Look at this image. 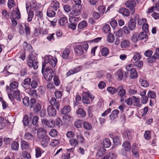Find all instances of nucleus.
<instances>
[{
  "label": "nucleus",
  "mask_w": 159,
  "mask_h": 159,
  "mask_svg": "<svg viewBox=\"0 0 159 159\" xmlns=\"http://www.w3.org/2000/svg\"><path fill=\"white\" fill-rule=\"evenodd\" d=\"M123 149L122 150V154L124 156H126L127 155V152L130 150L131 146L129 142L128 141H125L122 144Z\"/></svg>",
  "instance_id": "10"
},
{
  "label": "nucleus",
  "mask_w": 159,
  "mask_h": 159,
  "mask_svg": "<svg viewBox=\"0 0 159 159\" xmlns=\"http://www.w3.org/2000/svg\"><path fill=\"white\" fill-rule=\"evenodd\" d=\"M29 144L27 142L22 140L21 142V148L23 150H25L27 149L29 147Z\"/></svg>",
  "instance_id": "36"
},
{
  "label": "nucleus",
  "mask_w": 159,
  "mask_h": 159,
  "mask_svg": "<svg viewBox=\"0 0 159 159\" xmlns=\"http://www.w3.org/2000/svg\"><path fill=\"white\" fill-rule=\"evenodd\" d=\"M109 159H116V155L112 152H109L108 154Z\"/></svg>",
  "instance_id": "64"
},
{
  "label": "nucleus",
  "mask_w": 159,
  "mask_h": 159,
  "mask_svg": "<svg viewBox=\"0 0 159 159\" xmlns=\"http://www.w3.org/2000/svg\"><path fill=\"white\" fill-rule=\"evenodd\" d=\"M47 110L48 114L49 116H54L56 115V110L52 106H48L47 107Z\"/></svg>",
  "instance_id": "13"
},
{
  "label": "nucleus",
  "mask_w": 159,
  "mask_h": 159,
  "mask_svg": "<svg viewBox=\"0 0 159 159\" xmlns=\"http://www.w3.org/2000/svg\"><path fill=\"white\" fill-rule=\"evenodd\" d=\"M41 108L40 105L39 103H37L34 108V110L35 112L38 113L40 111Z\"/></svg>",
  "instance_id": "60"
},
{
  "label": "nucleus",
  "mask_w": 159,
  "mask_h": 159,
  "mask_svg": "<svg viewBox=\"0 0 159 159\" xmlns=\"http://www.w3.org/2000/svg\"><path fill=\"white\" fill-rule=\"evenodd\" d=\"M42 123L43 125H46L48 127L50 128H53L55 125V121L51 120H48L47 119H44L42 120Z\"/></svg>",
  "instance_id": "11"
},
{
  "label": "nucleus",
  "mask_w": 159,
  "mask_h": 159,
  "mask_svg": "<svg viewBox=\"0 0 159 159\" xmlns=\"http://www.w3.org/2000/svg\"><path fill=\"white\" fill-rule=\"evenodd\" d=\"M110 24L113 29H115L117 27V23L115 20L112 19L110 22Z\"/></svg>",
  "instance_id": "57"
},
{
  "label": "nucleus",
  "mask_w": 159,
  "mask_h": 159,
  "mask_svg": "<svg viewBox=\"0 0 159 159\" xmlns=\"http://www.w3.org/2000/svg\"><path fill=\"white\" fill-rule=\"evenodd\" d=\"M59 141L58 139H52L50 142V144L51 146L55 147L59 144Z\"/></svg>",
  "instance_id": "49"
},
{
  "label": "nucleus",
  "mask_w": 159,
  "mask_h": 159,
  "mask_svg": "<svg viewBox=\"0 0 159 159\" xmlns=\"http://www.w3.org/2000/svg\"><path fill=\"white\" fill-rule=\"evenodd\" d=\"M129 27L131 30H134L136 27V22L133 18L131 19L129 22Z\"/></svg>",
  "instance_id": "29"
},
{
  "label": "nucleus",
  "mask_w": 159,
  "mask_h": 159,
  "mask_svg": "<svg viewBox=\"0 0 159 159\" xmlns=\"http://www.w3.org/2000/svg\"><path fill=\"white\" fill-rule=\"evenodd\" d=\"M18 143L16 141H14L12 143L11 148L12 149L14 150H17L19 148Z\"/></svg>",
  "instance_id": "44"
},
{
  "label": "nucleus",
  "mask_w": 159,
  "mask_h": 159,
  "mask_svg": "<svg viewBox=\"0 0 159 159\" xmlns=\"http://www.w3.org/2000/svg\"><path fill=\"white\" fill-rule=\"evenodd\" d=\"M27 11L28 10L33 9L35 11L38 10V7L36 5V2L35 0H33L31 2H27L25 4Z\"/></svg>",
  "instance_id": "8"
},
{
  "label": "nucleus",
  "mask_w": 159,
  "mask_h": 159,
  "mask_svg": "<svg viewBox=\"0 0 159 159\" xmlns=\"http://www.w3.org/2000/svg\"><path fill=\"white\" fill-rule=\"evenodd\" d=\"M77 114L80 115V116L84 117L85 116L86 114L85 111L81 108H79L76 111Z\"/></svg>",
  "instance_id": "32"
},
{
  "label": "nucleus",
  "mask_w": 159,
  "mask_h": 159,
  "mask_svg": "<svg viewBox=\"0 0 159 159\" xmlns=\"http://www.w3.org/2000/svg\"><path fill=\"white\" fill-rule=\"evenodd\" d=\"M94 97L89 92H85L83 94L82 101L85 104H89L94 100Z\"/></svg>",
  "instance_id": "5"
},
{
  "label": "nucleus",
  "mask_w": 159,
  "mask_h": 159,
  "mask_svg": "<svg viewBox=\"0 0 159 159\" xmlns=\"http://www.w3.org/2000/svg\"><path fill=\"white\" fill-rule=\"evenodd\" d=\"M25 91L29 95L31 96L34 97H36L37 95L36 91V90L32 89L30 88L29 89L25 90Z\"/></svg>",
  "instance_id": "26"
},
{
  "label": "nucleus",
  "mask_w": 159,
  "mask_h": 159,
  "mask_svg": "<svg viewBox=\"0 0 159 159\" xmlns=\"http://www.w3.org/2000/svg\"><path fill=\"white\" fill-rule=\"evenodd\" d=\"M50 103L51 106H55L57 109H58L59 106V103L58 101L54 97H52L50 101Z\"/></svg>",
  "instance_id": "25"
},
{
  "label": "nucleus",
  "mask_w": 159,
  "mask_h": 159,
  "mask_svg": "<svg viewBox=\"0 0 159 159\" xmlns=\"http://www.w3.org/2000/svg\"><path fill=\"white\" fill-rule=\"evenodd\" d=\"M23 122L25 126H27L28 125L29 123L28 117L27 116L25 115L23 120Z\"/></svg>",
  "instance_id": "53"
},
{
  "label": "nucleus",
  "mask_w": 159,
  "mask_h": 159,
  "mask_svg": "<svg viewBox=\"0 0 159 159\" xmlns=\"http://www.w3.org/2000/svg\"><path fill=\"white\" fill-rule=\"evenodd\" d=\"M59 23L61 26L65 25L67 23V19L66 16L61 17L59 20Z\"/></svg>",
  "instance_id": "33"
},
{
  "label": "nucleus",
  "mask_w": 159,
  "mask_h": 159,
  "mask_svg": "<svg viewBox=\"0 0 159 159\" xmlns=\"http://www.w3.org/2000/svg\"><path fill=\"white\" fill-rule=\"evenodd\" d=\"M157 57L155 56L154 54L152 57H149L148 58V61L149 63H152L155 61L156 59H157Z\"/></svg>",
  "instance_id": "55"
},
{
  "label": "nucleus",
  "mask_w": 159,
  "mask_h": 159,
  "mask_svg": "<svg viewBox=\"0 0 159 159\" xmlns=\"http://www.w3.org/2000/svg\"><path fill=\"white\" fill-rule=\"evenodd\" d=\"M84 128L87 130H89L92 129V126L91 124L85 121L84 123Z\"/></svg>",
  "instance_id": "45"
},
{
  "label": "nucleus",
  "mask_w": 159,
  "mask_h": 159,
  "mask_svg": "<svg viewBox=\"0 0 159 159\" xmlns=\"http://www.w3.org/2000/svg\"><path fill=\"white\" fill-rule=\"evenodd\" d=\"M132 105L137 107H141L142 104L139 99L134 96H132Z\"/></svg>",
  "instance_id": "16"
},
{
  "label": "nucleus",
  "mask_w": 159,
  "mask_h": 159,
  "mask_svg": "<svg viewBox=\"0 0 159 159\" xmlns=\"http://www.w3.org/2000/svg\"><path fill=\"white\" fill-rule=\"evenodd\" d=\"M22 156L23 157L28 159L30 158L31 157L30 154L26 151H23L22 152Z\"/></svg>",
  "instance_id": "63"
},
{
  "label": "nucleus",
  "mask_w": 159,
  "mask_h": 159,
  "mask_svg": "<svg viewBox=\"0 0 159 159\" xmlns=\"http://www.w3.org/2000/svg\"><path fill=\"white\" fill-rule=\"evenodd\" d=\"M47 16L49 17H53L55 16L56 15V13L51 9L49 8L47 10Z\"/></svg>",
  "instance_id": "37"
},
{
  "label": "nucleus",
  "mask_w": 159,
  "mask_h": 159,
  "mask_svg": "<svg viewBox=\"0 0 159 159\" xmlns=\"http://www.w3.org/2000/svg\"><path fill=\"white\" fill-rule=\"evenodd\" d=\"M87 25V23L85 21H82L80 22L78 25V27L80 29H82L86 27Z\"/></svg>",
  "instance_id": "48"
},
{
  "label": "nucleus",
  "mask_w": 159,
  "mask_h": 159,
  "mask_svg": "<svg viewBox=\"0 0 159 159\" xmlns=\"http://www.w3.org/2000/svg\"><path fill=\"white\" fill-rule=\"evenodd\" d=\"M148 97L150 98H156V93L152 91H149L148 93Z\"/></svg>",
  "instance_id": "54"
},
{
  "label": "nucleus",
  "mask_w": 159,
  "mask_h": 159,
  "mask_svg": "<svg viewBox=\"0 0 159 159\" xmlns=\"http://www.w3.org/2000/svg\"><path fill=\"white\" fill-rule=\"evenodd\" d=\"M37 134L38 138L40 139L46 135V131L43 128H39L37 130Z\"/></svg>",
  "instance_id": "15"
},
{
  "label": "nucleus",
  "mask_w": 159,
  "mask_h": 159,
  "mask_svg": "<svg viewBox=\"0 0 159 159\" xmlns=\"http://www.w3.org/2000/svg\"><path fill=\"white\" fill-rule=\"evenodd\" d=\"M36 54L34 52L30 53L27 60V64L30 67L36 69L38 67Z\"/></svg>",
  "instance_id": "1"
},
{
  "label": "nucleus",
  "mask_w": 159,
  "mask_h": 159,
  "mask_svg": "<svg viewBox=\"0 0 159 159\" xmlns=\"http://www.w3.org/2000/svg\"><path fill=\"white\" fill-rule=\"evenodd\" d=\"M119 12L125 16H128L130 15V12L128 10L124 7L120 8Z\"/></svg>",
  "instance_id": "21"
},
{
  "label": "nucleus",
  "mask_w": 159,
  "mask_h": 159,
  "mask_svg": "<svg viewBox=\"0 0 159 159\" xmlns=\"http://www.w3.org/2000/svg\"><path fill=\"white\" fill-rule=\"evenodd\" d=\"M139 82L141 86L143 87H147L149 85V84L145 80L140 79L139 80Z\"/></svg>",
  "instance_id": "41"
},
{
  "label": "nucleus",
  "mask_w": 159,
  "mask_h": 159,
  "mask_svg": "<svg viewBox=\"0 0 159 159\" xmlns=\"http://www.w3.org/2000/svg\"><path fill=\"white\" fill-rule=\"evenodd\" d=\"M114 35L111 33H109L107 36V41L110 43H113L114 40Z\"/></svg>",
  "instance_id": "34"
},
{
  "label": "nucleus",
  "mask_w": 159,
  "mask_h": 159,
  "mask_svg": "<svg viewBox=\"0 0 159 159\" xmlns=\"http://www.w3.org/2000/svg\"><path fill=\"white\" fill-rule=\"evenodd\" d=\"M117 90L118 95L121 98L120 102L124 104L125 102L124 100L125 99L126 97V91L122 85L119 86Z\"/></svg>",
  "instance_id": "6"
},
{
  "label": "nucleus",
  "mask_w": 159,
  "mask_h": 159,
  "mask_svg": "<svg viewBox=\"0 0 159 159\" xmlns=\"http://www.w3.org/2000/svg\"><path fill=\"white\" fill-rule=\"evenodd\" d=\"M39 140L41 141V145L43 147H46L48 145L49 141V137L47 136L39 139Z\"/></svg>",
  "instance_id": "17"
},
{
  "label": "nucleus",
  "mask_w": 159,
  "mask_h": 159,
  "mask_svg": "<svg viewBox=\"0 0 159 159\" xmlns=\"http://www.w3.org/2000/svg\"><path fill=\"white\" fill-rule=\"evenodd\" d=\"M125 4L126 7L129 8L131 14L134 13L135 11L134 7L136 6V3L134 0H129L126 1Z\"/></svg>",
  "instance_id": "9"
},
{
  "label": "nucleus",
  "mask_w": 159,
  "mask_h": 159,
  "mask_svg": "<svg viewBox=\"0 0 159 159\" xmlns=\"http://www.w3.org/2000/svg\"><path fill=\"white\" fill-rule=\"evenodd\" d=\"M138 34L136 32H134L132 34L131 39L134 43L137 42L138 41Z\"/></svg>",
  "instance_id": "50"
},
{
  "label": "nucleus",
  "mask_w": 159,
  "mask_h": 159,
  "mask_svg": "<svg viewBox=\"0 0 159 159\" xmlns=\"http://www.w3.org/2000/svg\"><path fill=\"white\" fill-rule=\"evenodd\" d=\"M81 68L82 67L81 66H79L75 67L72 70H69L67 73L66 75L68 76L79 72Z\"/></svg>",
  "instance_id": "18"
},
{
  "label": "nucleus",
  "mask_w": 159,
  "mask_h": 159,
  "mask_svg": "<svg viewBox=\"0 0 159 159\" xmlns=\"http://www.w3.org/2000/svg\"><path fill=\"white\" fill-rule=\"evenodd\" d=\"M134 56L133 57V60L135 61H138L140 60L141 57V55L139 52H133Z\"/></svg>",
  "instance_id": "31"
},
{
  "label": "nucleus",
  "mask_w": 159,
  "mask_h": 159,
  "mask_svg": "<svg viewBox=\"0 0 159 159\" xmlns=\"http://www.w3.org/2000/svg\"><path fill=\"white\" fill-rule=\"evenodd\" d=\"M104 146L105 148H109L111 145V142L108 139H105L103 141Z\"/></svg>",
  "instance_id": "39"
},
{
  "label": "nucleus",
  "mask_w": 159,
  "mask_h": 159,
  "mask_svg": "<svg viewBox=\"0 0 159 159\" xmlns=\"http://www.w3.org/2000/svg\"><path fill=\"white\" fill-rule=\"evenodd\" d=\"M70 144L72 146L75 147L78 144V142L75 139H72L69 140Z\"/></svg>",
  "instance_id": "46"
},
{
  "label": "nucleus",
  "mask_w": 159,
  "mask_h": 159,
  "mask_svg": "<svg viewBox=\"0 0 159 159\" xmlns=\"http://www.w3.org/2000/svg\"><path fill=\"white\" fill-rule=\"evenodd\" d=\"M12 17L15 18L19 19L20 17V14L18 8L12 10Z\"/></svg>",
  "instance_id": "20"
},
{
  "label": "nucleus",
  "mask_w": 159,
  "mask_h": 159,
  "mask_svg": "<svg viewBox=\"0 0 159 159\" xmlns=\"http://www.w3.org/2000/svg\"><path fill=\"white\" fill-rule=\"evenodd\" d=\"M70 23L77 24V22L79 20L78 17L75 16H70L69 18Z\"/></svg>",
  "instance_id": "42"
},
{
  "label": "nucleus",
  "mask_w": 159,
  "mask_h": 159,
  "mask_svg": "<svg viewBox=\"0 0 159 159\" xmlns=\"http://www.w3.org/2000/svg\"><path fill=\"white\" fill-rule=\"evenodd\" d=\"M119 113V111L118 110H113L109 116L110 120H114L117 117Z\"/></svg>",
  "instance_id": "19"
},
{
  "label": "nucleus",
  "mask_w": 159,
  "mask_h": 159,
  "mask_svg": "<svg viewBox=\"0 0 159 159\" xmlns=\"http://www.w3.org/2000/svg\"><path fill=\"white\" fill-rule=\"evenodd\" d=\"M102 30L105 33H108L110 32V27L109 25H104L102 27Z\"/></svg>",
  "instance_id": "43"
},
{
  "label": "nucleus",
  "mask_w": 159,
  "mask_h": 159,
  "mask_svg": "<svg viewBox=\"0 0 159 159\" xmlns=\"http://www.w3.org/2000/svg\"><path fill=\"white\" fill-rule=\"evenodd\" d=\"M130 78L132 79H135L138 76V74L136 70L134 69H132L130 72Z\"/></svg>",
  "instance_id": "30"
},
{
  "label": "nucleus",
  "mask_w": 159,
  "mask_h": 159,
  "mask_svg": "<svg viewBox=\"0 0 159 159\" xmlns=\"http://www.w3.org/2000/svg\"><path fill=\"white\" fill-rule=\"evenodd\" d=\"M133 133L132 130L125 129L122 131L123 137L125 139H131L133 136Z\"/></svg>",
  "instance_id": "7"
},
{
  "label": "nucleus",
  "mask_w": 159,
  "mask_h": 159,
  "mask_svg": "<svg viewBox=\"0 0 159 159\" xmlns=\"http://www.w3.org/2000/svg\"><path fill=\"white\" fill-rule=\"evenodd\" d=\"M53 80L54 84L56 86H58L60 84V81L58 76L57 75L54 76Z\"/></svg>",
  "instance_id": "62"
},
{
  "label": "nucleus",
  "mask_w": 159,
  "mask_h": 159,
  "mask_svg": "<svg viewBox=\"0 0 159 159\" xmlns=\"http://www.w3.org/2000/svg\"><path fill=\"white\" fill-rule=\"evenodd\" d=\"M23 103L26 106L30 105V101L29 98L27 97H25L23 99Z\"/></svg>",
  "instance_id": "59"
},
{
  "label": "nucleus",
  "mask_w": 159,
  "mask_h": 159,
  "mask_svg": "<svg viewBox=\"0 0 159 159\" xmlns=\"http://www.w3.org/2000/svg\"><path fill=\"white\" fill-rule=\"evenodd\" d=\"M70 54V50L69 48H66L62 52V57L64 59L67 58Z\"/></svg>",
  "instance_id": "28"
},
{
  "label": "nucleus",
  "mask_w": 159,
  "mask_h": 159,
  "mask_svg": "<svg viewBox=\"0 0 159 159\" xmlns=\"http://www.w3.org/2000/svg\"><path fill=\"white\" fill-rule=\"evenodd\" d=\"M42 154L41 149L38 147L35 148V156L37 158L40 157Z\"/></svg>",
  "instance_id": "51"
},
{
  "label": "nucleus",
  "mask_w": 159,
  "mask_h": 159,
  "mask_svg": "<svg viewBox=\"0 0 159 159\" xmlns=\"http://www.w3.org/2000/svg\"><path fill=\"white\" fill-rule=\"evenodd\" d=\"M107 90L112 94H115L118 91L117 89L111 87H108Z\"/></svg>",
  "instance_id": "38"
},
{
  "label": "nucleus",
  "mask_w": 159,
  "mask_h": 159,
  "mask_svg": "<svg viewBox=\"0 0 159 159\" xmlns=\"http://www.w3.org/2000/svg\"><path fill=\"white\" fill-rule=\"evenodd\" d=\"M50 6L52 9L56 11L60 7V3L57 1L53 0L52 1Z\"/></svg>",
  "instance_id": "23"
},
{
  "label": "nucleus",
  "mask_w": 159,
  "mask_h": 159,
  "mask_svg": "<svg viewBox=\"0 0 159 159\" xmlns=\"http://www.w3.org/2000/svg\"><path fill=\"white\" fill-rule=\"evenodd\" d=\"M57 59L55 57L49 55H46L44 57V62L43 63H45L48 66L55 67L57 65Z\"/></svg>",
  "instance_id": "4"
},
{
  "label": "nucleus",
  "mask_w": 159,
  "mask_h": 159,
  "mask_svg": "<svg viewBox=\"0 0 159 159\" xmlns=\"http://www.w3.org/2000/svg\"><path fill=\"white\" fill-rule=\"evenodd\" d=\"M89 48L87 41H85L81 43V45H76L75 48L74 50L76 55L79 56L82 55L84 51L86 52Z\"/></svg>",
  "instance_id": "2"
},
{
  "label": "nucleus",
  "mask_w": 159,
  "mask_h": 159,
  "mask_svg": "<svg viewBox=\"0 0 159 159\" xmlns=\"http://www.w3.org/2000/svg\"><path fill=\"white\" fill-rule=\"evenodd\" d=\"M46 66L45 63H42V72L46 80H50L53 76V71L50 67L45 68Z\"/></svg>",
  "instance_id": "3"
},
{
  "label": "nucleus",
  "mask_w": 159,
  "mask_h": 159,
  "mask_svg": "<svg viewBox=\"0 0 159 159\" xmlns=\"http://www.w3.org/2000/svg\"><path fill=\"white\" fill-rule=\"evenodd\" d=\"M130 42L127 40L122 41L120 44L121 47L122 48H126L129 46Z\"/></svg>",
  "instance_id": "35"
},
{
  "label": "nucleus",
  "mask_w": 159,
  "mask_h": 159,
  "mask_svg": "<svg viewBox=\"0 0 159 159\" xmlns=\"http://www.w3.org/2000/svg\"><path fill=\"white\" fill-rule=\"evenodd\" d=\"M23 46L24 50L26 51H28L32 48L31 45L29 44H28L26 41L23 43Z\"/></svg>",
  "instance_id": "47"
},
{
  "label": "nucleus",
  "mask_w": 159,
  "mask_h": 159,
  "mask_svg": "<svg viewBox=\"0 0 159 159\" xmlns=\"http://www.w3.org/2000/svg\"><path fill=\"white\" fill-rule=\"evenodd\" d=\"M101 53L102 56H107L109 53V50L106 47H103L102 49Z\"/></svg>",
  "instance_id": "40"
},
{
  "label": "nucleus",
  "mask_w": 159,
  "mask_h": 159,
  "mask_svg": "<svg viewBox=\"0 0 159 159\" xmlns=\"http://www.w3.org/2000/svg\"><path fill=\"white\" fill-rule=\"evenodd\" d=\"M71 108L70 106L67 105L64 106L61 110V113L63 114H66L70 112Z\"/></svg>",
  "instance_id": "24"
},
{
  "label": "nucleus",
  "mask_w": 159,
  "mask_h": 159,
  "mask_svg": "<svg viewBox=\"0 0 159 159\" xmlns=\"http://www.w3.org/2000/svg\"><path fill=\"white\" fill-rule=\"evenodd\" d=\"M148 36L145 33L143 32H141L139 33V39L140 40H142L145 39H147Z\"/></svg>",
  "instance_id": "52"
},
{
  "label": "nucleus",
  "mask_w": 159,
  "mask_h": 159,
  "mask_svg": "<svg viewBox=\"0 0 159 159\" xmlns=\"http://www.w3.org/2000/svg\"><path fill=\"white\" fill-rule=\"evenodd\" d=\"M81 10L80 9L78 8V7H77L76 6L73 7L72 10L70 12V14L73 16H77L81 14Z\"/></svg>",
  "instance_id": "12"
},
{
  "label": "nucleus",
  "mask_w": 159,
  "mask_h": 159,
  "mask_svg": "<svg viewBox=\"0 0 159 159\" xmlns=\"http://www.w3.org/2000/svg\"><path fill=\"white\" fill-rule=\"evenodd\" d=\"M13 95L14 98L19 101H20L22 99L21 94L18 90L15 91L13 93Z\"/></svg>",
  "instance_id": "22"
},
{
  "label": "nucleus",
  "mask_w": 159,
  "mask_h": 159,
  "mask_svg": "<svg viewBox=\"0 0 159 159\" xmlns=\"http://www.w3.org/2000/svg\"><path fill=\"white\" fill-rule=\"evenodd\" d=\"M116 76H117V79L120 80H121L123 78V73L120 70L118 71L116 73Z\"/></svg>",
  "instance_id": "56"
},
{
  "label": "nucleus",
  "mask_w": 159,
  "mask_h": 159,
  "mask_svg": "<svg viewBox=\"0 0 159 159\" xmlns=\"http://www.w3.org/2000/svg\"><path fill=\"white\" fill-rule=\"evenodd\" d=\"M49 134L50 136L54 137L57 135V132L56 129H52L50 130Z\"/></svg>",
  "instance_id": "58"
},
{
  "label": "nucleus",
  "mask_w": 159,
  "mask_h": 159,
  "mask_svg": "<svg viewBox=\"0 0 159 159\" xmlns=\"http://www.w3.org/2000/svg\"><path fill=\"white\" fill-rule=\"evenodd\" d=\"M15 1L14 0H8L7 5L9 9L11 8L15 5Z\"/></svg>",
  "instance_id": "61"
},
{
  "label": "nucleus",
  "mask_w": 159,
  "mask_h": 159,
  "mask_svg": "<svg viewBox=\"0 0 159 159\" xmlns=\"http://www.w3.org/2000/svg\"><path fill=\"white\" fill-rule=\"evenodd\" d=\"M24 139L27 141H32L34 140V136L30 132H26L24 135Z\"/></svg>",
  "instance_id": "27"
},
{
  "label": "nucleus",
  "mask_w": 159,
  "mask_h": 159,
  "mask_svg": "<svg viewBox=\"0 0 159 159\" xmlns=\"http://www.w3.org/2000/svg\"><path fill=\"white\" fill-rule=\"evenodd\" d=\"M31 79L30 78L25 79L22 83V85L23 87L26 90L30 88Z\"/></svg>",
  "instance_id": "14"
}]
</instances>
